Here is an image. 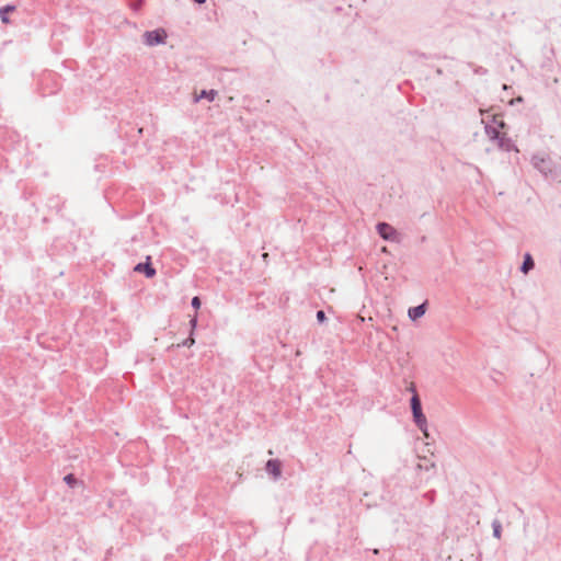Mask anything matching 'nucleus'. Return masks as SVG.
<instances>
[{
    "instance_id": "6ab92c4d",
    "label": "nucleus",
    "mask_w": 561,
    "mask_h": 561,
    "mask_svg": "<svg viewBox=\"0 0 561 561\" xmlns=\"http://www.w3.org/2000/svg\"><path fill=\"white\" fill-rule=\"evenodd\" d=\"M408 390L410 392H412V396H414V393H417L416 392V388H415V385L414 383H410V386L408 387Z\"/></svg>"
},
{
    "instance_id": "9b49d317",
    "label": "nucleus",
    "mask_w": 561,
    "mask_h": 561,
    "mask_svg": "<svg viewBox=\"0 0 561 561\" xmlns=\"http://www.w3.org/2000/svg\"><path fill=\"white\" fill-rule=\"evenodd\" d=\"M484 129H485V134L492 140H497L503 135L495 127H493L491 125H486Z\"/></svg>"
},
{
    "instance_id": "0eeeda50",
    "label": "nucleus",
    "mask_w": 561,
    "mask_h": 561,
    "mask_svg": "<svg viewBox=\"0 0 561 561\" xmlns=\"http://www.w3.org/2000/svg\"><path fill=\"white\" fill-rule=\"evenodd\" d=\"M426 312V302H423L419 306L411 307L408 310V316L412 321H416L417 319L422 318Z\"/></svg>"
},
{
    "instance_id": "a211bd4d",
    "label": "nucleus",
    "mask_w": 561,
    "mask_h": 561,
    "mask_svg": "<svg viewBox=\"0 0 561 561\" xmlns=\"http://www.w3.org/2000/svg\"><path fill=\"white\" fill-rule=\"evenodd\" d=\"M190 325H191V334H194V330L197 325V317L194 316L191 320H190Z\"/></svg>"
},
{
    "instance_id": "ddd939ff",
    "label": "nucleus",
    "mask_w": 561,
    "mask_h": 561,
    "mask_svg": "<svg viewBox=\"0 0 561 561\" xmlns=\"http://www.w3.org/2000/svg\"><path fill=\"white\" fill-rule=\"evenodd\" d=\"M492 528H493V536L497 539L501 538L502 525H501L500 520L494 519L492 522Z\"/></svg>"
},
{
    "instance_id": "dca6fc26",
    "label": "nucleus",
    "mask_w": 561,
    "mask_h": 561,
    "mask_svg": "<svg viewBox=\"0 0 561 561\" xmlns=\"http://www.w3.org/2000/svg\"><path fill=\"white\" fill-rule=\"evenodd\" d=\"M191 305L194 309H199L201 308V305H202V301L199 299V297L195 296L192 298V301H191Z\"/></svg>"
},
{
    "instance_id": "f3484780",
    "label": "nucleus",
    "mask_w": 561,
    "mask_h": 561,
    "mask_svg": "<svg viewBox=\"0 0 561 561\" xmlns=\"http://www.w3.org/2000/svg\"><path fill=\"white\" fill-rule=\"evenodd\" d=\"M316 317L319 323H323L327 319L325 312L323 310H318Z\"/></svg>"
},
{
    "instance_id": "9d476101",
    "label": "nucleus",
    "mask_w": 561,
    "mask_h": 561,
    "mask_svg": "<svg viewBox=\"0 0 561 561\" xmlns=\"http://www.w3.org/2000/svg\"><path fill=\"white\" fill-rule=\"evenodd\" d=\"M534 267H535V262H534L533 256L529 253H526L524 255V261H523V263L520 265V271L524 274H528L529 271H531Z\"/></svg>"
},
{
    "instance_id": "4468645a",
    "label": "nucleus",
    "mask_w": 561,
    "mask_h": 561,
    "mask_svg": "<svg viewBox=\"0 0 561 561\" xmlns=\"http://www.w3.org/2000/svg\"><path fill=\"white\" fill-rule=\"evenodd\" d=\"M64 481H65L69 486H75V485L78 483L77 478H76L72 473H69V474L65 476Z\"/></svg>"
},
{
    "instance_id": "39448f33",
    "label": "nucleus",
    "mask_w": 561,
    "mask_h": 561,
    "mask_svg": "<svg viewBox=\"0 0 561 561\" xmlns=\"http://www.w3.org/2000/svg\"><path fill=\"white\" fill-rule=\"evenodd\" d=\"M134 271L135 272H138V273H144L146 277L148 278H151L156 275V268L152 266V264L150 263V256H147V262L145 263H138L135 267H134Z\"/></svg>"
},
{
    "instance_id": "f257e3e1",
    "label": "nucleus",
    "mask_w": 561,
    "mask_h": 561,
    "mask_svg": "<svg viewBox=\"0 0 561 561\" xmlns=\"http://www.w3.org/2000/svg\"><path fill=\"white\" fill-rule=\"evenodd\" d=\"M530 163L546 180H556L561 175V165H558L547 153L533 154Z\"/></svg>"
},
{
    "instance_id": "423d86ee",
    "label": "nucleus",
    "mask_w": 561,
    "mask_h": 561,
    "mask_svg": "<svg viewBox=\"0 0 561 561\" xmlns=\"http://www.w3.org/2000/svg\"><path fill=\"white\" fill-rule=\"evenodd\" d=\"M265 470L268 474L273 476L274 479H277L282 473V463L278 459H270L265 465Z\"/></svg>"
},
{
    "instance_id": "20e7f679",
    "label": "nucleus",
    "mask_w": 561,
    "mask_h": 561,
    "mask_svg": "<svg viewBox=\"0 0 561 561\" xmlns=\"http://www.w3.org/2000/svg\"><path fill=\"white\" fill-rule=\"evenodd\" d=\"M377 232L379 236L387 241H398L399 233L398 231L387 222H378L376 226Z\"/></svg>"
},
{
    "instance_id": "7ed1b4c3",
    "label": "nucleus",
    "mask_w": 561,
    "mask_h": 561,
    "mask_svg": "<svg viewBox=\"0 0 561 561\" xmlns=\"http://www.w3.org/2000/svg\"><path fill=\"white\" fill-rule=\"evenodd\" d=\"M167 32L164 28H157L153 31H147L142 35V41L147 46H156L160 44H164L167 39Z\"/></svg>"
},
{
    "instance_id": "6e6552de",
    "label": "nucleus",
    "mask_w": 561,
    "mask_h": 561,
    "mask_svg": "<svg viewBox=\"0 0 561 561\" xmlns=\"http://www.w3.org/2000/svg\"><path fill=\"white\" fill-rule=\"evenodd\" d=\"M496 141L500 149L504 151L515 150L516 152H518V149L513 142V140L506 137L504 134Z\"/></svg>"
},
{
    "instance_id": "f8f14e48",
    "label": "nucleus",
    "mask_w": 561,
    "mask_h": 561,
    "mask_svg": "<svg viewBox=\"0 0 561 561\" xmlns=\"http://www.w3.org/2000/svg\"><path fill=\"white\" fill-rule=\"evenodd\" d=\"M13 10H14L13 5H7L3 8H0V19H1L2 23H9L8 13L12 12Z\"/></svg>"
},
{
    "instance_id": "1a4fd4ad",
    "label": "nucleus",
    "mask_w": 561,
    "mask_h": 561,
    "mask_svg": "<svg viewBox=\"0 0 561 561\" xmlns=\"http://www.w3.org/2000/svg\"><path fill=\"white\" fill-rule=\"evenodd\" d=\"M218 92L214 89L211 90H202L199 93H194V102H199L203 99H206L208 102H213Z\"/></svg>"
},
{
    "instance_id": "aec40b11",
    "label": "nucleus",
    "mask_w": 561,
    "mask_h": 561,
    "mask_svg": "<svg viewBox=\"0 0 561 561\" xmlns=\"http://www.w3.org/2000/svg\"><path fill=\"white\" fill-rule=\"evenodd\" d=\"M194 2H196L197 4H204L206 2V0H193Z\"/></svg>"
},
{
    "instance_id": "f03ea898",
    "label": "nucleus",
    "mask_w": 561,
    "mask_h": 561,
    "mask_svg": "<svg viewBox=\"0 0 561 561\" xmlns=\"http://www.w3.org/2000/svg\"><path fill=\"white\" fill-rule=\"evenodd\" d=\"M410 405L415 425L423 433L424 437L428 438L427 421L423 413L422 402L417 393H414V396L411 397Z\"/></svg>"
},
{
    "instance_id": "2eb2a0df",
    "label": "nucleus",
    "mask_w": 561,
    "mask_h": 561,
    "mask_svg": "<svg viewBox=\"0 0 561 561\" xmlns=\"http://www.w3.org/2000/svg\"><path fill=\"white\" fill-rule=\"evenodd\" d=\"M194 343H195V339H194L193 334H190V336L186 340H184L181 345L191 347L192 345H194Z\"/></svg>"
}]
</instances>
